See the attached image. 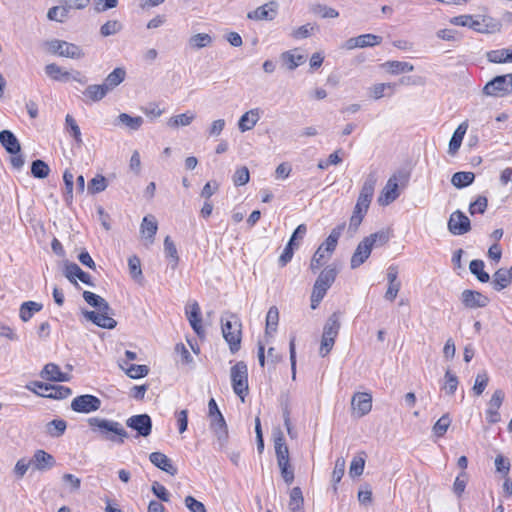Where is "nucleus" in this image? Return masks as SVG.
<instances>
[{
    "instance_id": "obj_1",
    "label": "nucleus",
    "mask_w": 512,
    "mask_h": 512,
    "mask_svg": "<svg viewBox=\"0 0 512 512\" xmlns=\"http://www.w3.org/2000/svg\"><path fill=\"white\" fill-rule=\"evenodd\" d=\"M87 423L92 433L101 440L122 445L125 439L129 437L128 432L118 421L101 417H90L87 419Z\"/></svg>"
},
{
    "instance_id": "obj_2",
    "label": "nucleus",
    "mask_w": 512,
    "mask_h": 512,
    "mask_svg": "<svg viewBox=\"0 0 512 512\" xmlns=\"http://www.w3.org/2000/svg\"><path fill=\"white\" fill-rule=\"evenodd\" d=\"M221 331L223 338L229 345L230 352L235 354L240 350L242 340V323L240 318L232 312L226 311L221 315Z\"/></svg>"
},
{
    "instance_id": "obj_3",
    "label": "nucleus",
    "mask_w": 512,
    "mask_h": 512,
    "mask_svg": "<svg viewBox=\"0 0 512 512\" xmlns=\"http://www.w3.org/2000/svg\"><path fill=\"white\" fill-rule=\"evenodd\" d=\"M335 267L327 266L318 275L311 294V308L316 309L337 277Z\"/></svg>"
},
{
    "instance_id": "obj_4",
    "label": "nucleus",
    "mask_w": 512,
    "mask_h": 512,
    "mask_svg": "<svg viewBox=\"0 0 512 512\" xmlns=\"http://www.w3.org/2000/svg\"><path fill=\"white\" fill-rule=\"evenodd\" d=\"M487 97L504 98L512 95V73L497 75L488 81L482 89Z\"/></svg>"
},
{
    "instance_id": "obj_5",
    "label": "nucleus",
    "mask_w": 512,
    "mask_h": 512,
    "mask_svg": "<svg viewBox=\"0 0 512 512\" xmlns=\"http://www.w3.org/2000/svg\"><path fill=\"white\" fill-rule=\"evenodd\" d=\"M49 52L56 54L60 57L79 60L85 57L84 50L74 43H69L64 40L53 39L46 43Z\"/></svg>"
},
{
    "instance_id": "obj_6",
    "label": "nucleus",
    "mask_w": 512,
    "mask_h": 512,
    "mask_svg": "<svg viewBox=\"0 0 512 512\" xmlns=\"http://www.w3.org/2000/svg\"><path fill=\"white\" fill-rule=\"evenodd\" d=\"M231 382L234 393L244 401L248 393V368L244 361H239L231 367Z\"/></svg>"
},
{
    "instance_id": "obj_7",
    "label": "nucleus",
    "mask_w": 512,
    "mask_h": 512,
    "mask_svg": "<svg viewBox=\"0 0 512 512\" xmlns=\"http://www.w3.org/2000/svg\"><path fill=\"white\" fill-rule=\"evenodd\" d=\"M101 400L91 394H84L75 397L71 402V409L77 413H91L99 410Z\"/></svg>"
},
{
    "instance_id": "obj_8",
    "label": "nucleus",
    "mask_w": 512,
    "mask_h": 512,
    "mask_svg": "<svg viewBox=\"0 0 512 512\" xmlns=\"http://www.w3.org/2000/svg\"><path fill=\"white\" fill-rule=\"evenodd\" d=\"M126 425L141 437H148L152 432V420L148 414L133 415L126 420Z\"/></svg>"
},
{
    "instance_id": "obj_9",
    "label": "nucleus",
    "mask_w": 512,
    "mask_h": 512,
    "mask_svg": "<svg viewBox=\"0 0 512 512\" xmlns=\"http://www.w3.org/2000/svg\"><path fill=\"white\" fill-rule=\"evenodd\" d=\"M448 230L453 235H463L471 230L469 218L460 210L454 211L448 221Z\"/></svg>"
},
{
    "instance_id": "obj_10",
    "label": "nucleus",
    "mask_w": 512,
    "mask_h": 512,
    "mask_svg": "<svg viewBox=\"0 0 512 512\" xmlns=\"http://www.w3.org/2000/svg\"><path fill=\"white\" fill-rule=\"evenodd\" d=\"M111 310L107 311H83L84 317L93 324L104 329H113L117 325V321L110 316Z\"/></svg>"
},
{
    "instance_id": "obj_11",
    "label": "nucleus",
    "mask_w": 512,
    "mask_h": 512,
    "mask_svg": "<svg viewBox=\"0 0 512 512\" xmlns=\"http://www.w3.org/2000/svg\"><path fill=\"white\" fill-rule=\"evenodd\" d=\"M461 301L468 309H477L486 307L490 299L479 291L466 289L461 293Z\"/></svg>"
},
{
    "instance_id": "obj_12",
    "label": "nucleus",
    "mask_w": 512,
    "mask_h": 512,
    "mask_svg": "<svg viewBox=\"0 0 512 512\" xmlns=\"http://www.w3.org/2000/svg\"><path fill=\"white\" fill-rule=\"evenodd\" d=\"M64 275L74 285H78L77 279H79L82 283L88 286H94L91 276L88 273L84 272L76 263L68 261L65 262Z\"/></svg>"
},
{
    "instance_id": "obj_13",
    "label": "nucleus",
    "mask_w": 512,
    "mask_h": 512,
    "mask_svg": "<svg viewBox=\"0 0 512 512\" xmlns=\"http://www.w3.org/2000/svg\"><path fill=\"white\" fill-rule=\"evenodd\" d=\"M504 397H505V394L501 389H497L493 393V395L488 403V408L486 410V419L489 423L495 424L500 421L501 417H500L498 410L503 403Z\"/></svg>"
},
{
    "instance_id": "obj_14",
    "label": "nucleus",
    "mask_w": 512,
    "mask_h": 512,
    "mask_svg": "<svg viewBox=\"0 0 512 512\" xmlns=\"http://www.w3.org/2000/svg\"><path fill=\"white\" fill-rule=\"evenodd\" d=\"M278 4L274 1L266 3L253 11L248 12L247 17L251 20H273L277 15Z\"/></svg>"
},
{
    "instance_id": "obj_15",
    "label": "nucleus",
    "mask_w": 512,
    "mask_h": 512,
    "mask_svg": "<svg viewBox=\"0 0 512 512\" xmlns=\"http://www.w3.org/2000/svg\"><path fill=\"white\" fill-rule=\"evenodd\" d=\"M399 197L398 180L394 175L390 177L378 198L380 205H389Z\"/></svg>"
},
{
    "instance_id": "obj_16",
    "label": "nucleus",
    "mask_w": 512,
    "mask_h": 512,
    "mask_svg": "<svg viewBox=\"0 0 512 512\" xmlns=\"http://www.w3.org/2000/svg\"><path fill=\"white\" fill-rule=\"evenodd\" d=\"M352 408L358 417L368 414L372 408V397L368 393H356L352 398Z\"/></svg>"
},
{
    "instance_id": "obj_17",
    "label": "nucleus",
    "mask_w": 512,
    "mask_h": 512,
    "mask_svg": "<svg viewBox=\"0 0 512 512\" xmlns=\"http://www.w3.org/2000/svg\"><path fill=\"white\" fill-rule=\"evenodd\" d=\"M31 463L35 470L46 471L55 465V459L51 454L39 449L35 451Z\"/></svg>"
},
{
    "instance_id": "obj_18",
    "label": "nucleus",
    "mask_w": 512,
    "mask_h": 512,
    "mask_svg": "<svg viewBox=\"0 0 512 512\" xmlns=\"http://www.w3.org/2000/svg\"><path fill=\"white\" fill-rule=\"evenodd\" d=\"M40 376L48 381L54 382H67L71 376L68 373H64L60 370V367L54 363H48L44 366Z\"/></svg>"
},
{
    "instance_id": "obj_19",
    "label": "nucleus",
    "mask_w": 512,
    "mask_h": 512,
    "mask_svg": "<svg viewBox=\"0 0 512 512\" xmlns=\"http://www.w3.org/2000/svg\"><path fill=\"white\" fill-rule=\"evenodd\" d=\"M150 462L160 470L174 476L177 474V468L173 465L170 458L161 452H152L149 455Z\"/></svg>"
},
{
    "instance_id": "obj_20",
    "label": "nucleus",
    "mask_w": 512,
    "mask_h": 512,
    "mask_svg": "<svg viewBox=\"0 0 512 512\" xmlns=\"http://www.w3.org/2000/svg\"><path fill=\"white\" fill-rule=\"evenodd\" d=\"M372 247L368 244V241L364 239L358 244L356 250L354 251L350 265L352 269L358 268L362 265L370 256Z\"/></svg>"
},
{
    "instance_id": "obj_21",
    "label": "nucleus",
    "mask_w": 512,
    "mask_h": 512,
    "mask_svg": "<svg viewBox=\"0 0 512 512\" xmlns=\"http://www.w3.org/2000/svg\"><path fill=\"white\" fill-rule=\"evenodd\" d=\"M158 224L154 216H145L140 226V232L146 240V245H150L154 242V236L157 233Z\"/></svg>"
},
{
    "instance_id": "obj_22",
    "label": "nucleus",
    "mask_w": 512,
    "mask_h": 512,
    "mask_svg": "<svg viewBox=\"0 0 512 512\" xmlns=\"http://www.w3.org/2000/svg\"><path fill=\"white\" fill-rule=\"evenodd\" d=\"M261 110L259 108L251 109L245 112L238 121V128L241 132H246L254 128L260 119Z\"/></svg>"
},
{
    "instance_id": "obj_23",
    "label": "nucleus",
    "mask_w": 512,
    "mask_h": 512,
    "mask_svg": "<svg viewBox=\"0 0 512 512\" xmlns=\"http://www.w3.org/2000/svg\"><path fill=\"white\" fill-rule=\"evenodd\" d=\"M512 283V266L510 269L500 268L492 276V285L496 291L505 289Z\"/></svg>"
},
{
    "instance_id": "obj_24",
    "label": "nucleus",
    "mask_w": 512,
    "mask_h": 512,
    "mask_svg": "<svg viewBox=\"0 0 512 512\" xmlns=\"http://www.w3.org/2000/svg\"><path fill=\"white\" fill-rule=\"evenodd\" d=\"M468 129V122L464 121L462 122L454 131L452 134V137L449 141L448 146V153L450 155H455L459 148L461 147L463 138L467 132Z\"/></svg>"
},
{
    "instance_id": "obj_25",
    "label": "nucleus",
    "mask_w": 512,
    "mask_h": 512,
    "mask_svg": "<svg viewBox=\"0 0 512 512\" xmlns=\"http://www.w3.org/2000/svg\"><path fill=\"white\" fill-rule=\"evenodd\" d=\"M0 143L5 150L12 155L18 154L21 150L18 139L9 130H2L0 132Z\"/></svg>"
},
{
    "instance_id": "obj_26",
    "label": "nucleus",
    "mask_w": 512,
    "mask_h": 512,
    "mask_svg": "<svg viewBox=\"0 0 512 512\" xmlns=\"http://www.w3.org/2000/svg\"><path fill=\"white\" fill-rule=\"evenodd\" d=\"M274 447L277 462L289 460V449L286 445L285 438L282 432L274 436Z\"/></svg>"
},
{
    "instance_id": "obj_27",
    "label": "nucleus",
    "mask_w": 512,
    "mask_h": 512,
    "mask_svg": "<svg viewBox=\"0 0 512 512\" xmlns=\"http://www.w3.org/2000/svg\"><path fill=\"white\" fill-rule=\"evenodd\" d=\"M195 117L196 115L194 112L186 111L185 113L170 117L167 121V126L172 129L178 128L180 126H188L193 122Z\"/></svg>"
},
{
    "instance_id": "obj_28",
    "label": "nucleus",
    "mask_w": 512,
    "mask_h": 512,
    "mask_svg": "<svg viewBox=\"0 0 512 512\" xmlns=\"http://www.w3.org/2000/svg\"><path fill=\"white\" fill-rule=\"evenodd\" d=\"M126 76V72L123 68H115L108 76L105 78L103 85L109 91L113 90L119 84H121Z\"/></svg>"
},
{
    "instance_id": "obj_29",
    "label": "nucleus",
    "mask_w": 512,
    "mask_h": 512,
    "mask_svg": "<svg viewBox=\"0 0 512 512\" xmlns=\"http://www.w3.org/2000/svg\"><path fill=\"white\" fill-rule=\"evenodd\" d=\"M486 59L488 62L496 64L511 63L512 55L510 49L502 48L486 52Z\"/></svg>"
},
{
    "instance_id": "obj_30",
    "label": "nucleus",
    "mask_w": 512,
    "mask_h": 512,
    "mask_svg": "<svg viewBox=\"0 0 512 512\" xmlns=\"http://www.w3.org/2000/svg\"><path fill=\"white\" fill-rule=\"evenodd\" d=\"M43 305L35 301H26L21 304L19 310L20 319L23 322H28L34 315V313L42 310Z\"/></svg>"
},
{
    "instance_id": "obj_31",
    "label": "nucleus",
    "mask_w": 512,
    "mask_h": 512,
    "mask_svg": "<svg viewBox=\"0 0 512 512\" xmlns=\"http://www.w3.org/2000/svg\"><path fill=\"white\" fill-rule=\"evenodd\" d=\"M304 497L300 487H294L289 494L288 507L291 512H303Z\"/></svg>"
},
{
    "instance_id": "obj_32",
    "label": "nucleus",
    "mask_w": 512,
    "mask_h": 512,
    "mask_svg": "<svg viewBox=\"0 0 512 512\" xmlns=\"http://www.w3.org/2000/svg\"><path fill=\"white\" fill-rule=\"evenodd\" d=\"M280 59L282 64L289 70L293 71L298 66L302 65L305 62V57L303 55H294L292 51H285L280 55Z\"/></svg>"
},
{
    "instance_id": "obj_33",
    "label": "nucleus",
    "mask_w": 512,
    "mask_h": 512,
    "mask_svg": "<svg viewBox=\"0 0 512 512\" xmlns=\"http://www.w3.org/2000/svg\"><path fill=\"white\" fill-rule=\"evenodd\" d=\"M83 298L90 306L97 308L98 311L111 310L109 303L104 298L93 292L84 291Z\"/></svg>"
},
{
    "instance_id": "obj_34",
    "label": "nucleus",
    "mask_w": 512,
    "mask_h": 512,
    "mask_svg": "<svg viewBox=\"0 0 512 512\" xmlns=\"http://www.w3.org/2000/svg\"><path fill=\"white\" fill-rule=\"evenodd\" d=\"M117 122L131 131H137L143 125L144 120L141 116H131L127 113H121L117 117Z\"/></svg>"
},
{
    "instance_id": "obj_35",
    "label": "nucleus",
    "mask_w": 512,
    "mask_h": 512,
    "mask_svg": "<svg viewBox=\"0 0 512 512\" xmlns=\"http://www.w3.org/2000/svg\"><path fill=\"white\" fill-rule=\"evenodd\" d=\"M339 329H340L339 313L334 312L327 319V321L324 325V328H323L322 336L336 338L339 333Z\"/></svg>"
},
{
    "instance_id": "obj_36",
    "label": "nucleus",
    "mask_w": 512,
    "mask_h": 512,
    "mask_svg": "<svg viewBox=\"0 0 512 512\" xmlns=\"http://www.w3.org/2000/svg\"><path fill=\"white\" fill-rule=\"evenodd\" d=\"M383 67H385L389 73L394 75L412 72L414 70V66L411 63L404 61H387L383 64Z\"/></svg>"
},
{
    "instance_id": "obj_37",
    "label": "nucleus",
    "mask_w": 512,
    "mask_h": 512,
    "mask_svg": "<svg viewBox=\"0 0 512 512\" xmlns=\"http://www.w3.org/2000/svg\"><path fill=\"white\" fill-rule=\"evenodd\" d=\"M474 179H475V175L473 172L461 171V172H456L453 174V176L451 178V183L456 188L460 189V188H464V187H467L470 184H472Z\"/></svg>"
},
{
    "instance_id": "obj_38",
    "label": "nucleus",
    "mask_w": 512,
    "mask_h": 512,
    "mask_svg": "<svg viewBox=\"0 0 512 512\" xmlns=\"http://www.w3.org/2000/svg\"><path fill=\"white\" fill-rule=\"evenodd\" d=\"M390 232L388 230H380L365 237L364 240L373 247L384 246L390 240Z\"/></svg>"
},
{
    "instance_id": "obj_39",
    "label": "nucleus",
    "mask_w": 512,
    "mask_h": 512,
    "mask_svg": "<svg viewBox=\"0 0 512 512\" xmlns=\"http://www.w3.org/2000/svg\"><path fill=\"white\" fill-rule=\"evenodd\" d=\"M67 428V423L63 419H54L47 423L46 432L49 436L53 438H58L62 436Z\"/></svg>"
},
{
    "instance_id": "obj_40",
    "label": "nucleus",
    "mask_w": 512,
    "mask_h": 512,
    "mask_svg": "<svg viewBox=\"0 0 512 512\" xmlns=\"http://www.w3.org/2000/svg\"><path fill=\"white\" fill-rule=\"evenodd\" d=\"M108 93V90L103 84L100 85H89L83 92L84 96L89 100L97 102L102 100Z\"/></svg>"
},
{
    "instance_id": "obj_41",
    "label": "nucleus",
    "mask_w": 512,
    "mask_h": 512,
    "mask_svg": "<svg viewBox=\"0 0 512 512\" xmlns=\"http://www.w3.org/2000/svg\"><path fill=\"white\" fill-rule=\"evenodd\" d=\"M45 73L51 79L56 81H67L71 76V74L68 71H63V69L55 63L46 65Z\"/></svg>"
},
{
    "instance_id": "obj_42",
    "label": "nucleus",
    "mask_w": 512,
    "mask_h": 512,
    "mask_svg": "<svg viewBox=\"0 0 512 512\" xmlns=\"http://www.w3.org/2000/svg\"><path fill=\"white\" fill-rule=\"evenodd\" d=\"M484 266V262L479 259L472 260L469 264L470 272L482 283H486L490 280L489 274L484 271Z\"/></svg>"
},
{
    "instance_id": "obj_43",
    "label": "nucleus",
    "mask_w": 512,
    "mask_h": 512,
    "mask_svg": "<svg viewBox=\"0 0 512 512\" xmlns=\"http://www.w3.org/2000/svg\"><path fill=\"white\" fill-rule=\"evenodd\" d=\"M68 8L61 4L60 6L51 7L48 10L47 17L51 21L63 23L68 18Z\"/></svg>"
},
{
    "instance_id": "obj_44",
    "label": "nucleus",
    "mask_w": 512,
    "mask_h": 512,
    "mask_svg": "<svg viewBox=\"0 0 512 512\" xmlns=\"http://www.w3.org/2000/svg\"><path fill=\"white\" fill-rule=\"evenodd\" d=\"M50 168L46 162L37 159L31 164V174L38 179H44L49 175Z\"/></svg>"
},
{
    "instance_id": "obj_45",
    "label": "nucleus",
    "mask_w": 512,
    "mask_h": 512,
    "mask_svg": "<svg viewBox=\"0 0 512 512\" xmlns=\"http://www.w3.org/2000/svg\"><path fill=\"white\" fill-rule=\"evenodd\" d=\"M212 37L207 33H198L190 37L189 45L192 48L201 49L212 44Z\"/></svg>"
},
{
    "instance_id": "obj_46",
    "label": "nucleus",
    "mask_w": 512,
    "mask_h": 512,
    "mask_svg": "<svg viewBox=\"0 0 512 512\" xmlns=\"http://www.w3.org/2000/svg\"><path fill=\"white\" fill-rule=\"evenodd\" d=\"M164 252L171 259V266L174 269L179 262V256L177 248L169 236L164 239Z\"/></svg>"
},
{
    "instance_id": "obj_47",
    "label": "nucleus",
    "mask_w": 512,
    "mask_h": 512,
    "mask_svg": "<svg viewBox=\"0 0 512 512\" xmlns=\"http://www.w3.org/2000/svg\"><path fill=\"white\" fill-rule=\"evenodd\" d=\"M72 393L71 389L66 386L52 385L49 393H38L40 396L53 398V399H65Z\"/></svg>"
},
{
    "instance_id": "obj_48",
    "label": "nucleus",
    "mask_w": 512,
    "mask_h": 512,
    "mask_svg": "<svg viewBox=\"0 0 512 512\" xmlns=\"http://www.w3.org/2000/svg\"><path fill=\"white\" fill-rule=\"evenodd\" d=\"M365 453L361 452L358 456H355L350 464L349 474L351 477L360 476L363 474L365 466Z\"/></svg>"
},
{
    "instance_id": "obj_49",
    "label": "nucleus",
    "mask_w": 512,
    "mask_h": 512,
    "mask_svg": "<svg viewBox=\"0 0 512 512\" xmlns=\"http://www.w3.org/2000/svg\"><path fill=\"white\" fill-rule=\"evenodd\" d=\"M88 192L90 194H97L107 188V180L103 175H96L88 183Z\"/></svg>"
},
{
    "instance_id": "obj_50",
    "label": "nucleus",
    "mask_w": 512,
    "mask_h": 512,
    "mask_svg": "<svg viewBox=\"0 0 512 512\" xmlns=\"http://www.w3.org/2000/svg\"><path fill=\"white\" fill-rule=\"evenodd\" d=\"M122 24L118 20H109L100 27V34L103 37H108L117 34L122 30Z\"/></svg>"
},
{
    "instance_id": "obj_51",
    "label": "nucleus",
    "mask_w": 512,
    "mask_h": 512,
    "mask_svg": "<svg viewBox=\"0 0 512 512\" xmlns=\"http://www.w3.org/2000/svg\"><path fill=\"white\" fill-rule=\"evenodd\" d=\"M376 183H377L376 172H370L367 175V177L362 185L360 193L365 196L373 198Z\"/></svg>"
},
{
    "instance_id": "obj_52",
    "label": "nucleus",
    "mask_w": 512,
    "mask_h": 512,
    "mask_svg": "<svg viewBox=\"0 0 512 512\" xmlns=\"http://www.w3.org/2000/svg\"><path fill=\"white\" fill-rule=\"evenodd\" d=\"M279 321V311L276 306L269 308L266 315V329L265 332L268 334L271 331H276Z\"/></svg>"
},
{
    "instance_id": "obj_53",
    "label": "nucleus",
    "mask_w": 512,
    "mask_h": 512,
    "mask_svg": "<svg viewBox=\"0 0 512 512\" xmlns=\"http://www.w3.org/2000/svg\"><path fill=\"white\" fill-rule=\"evenodd\" d=\"M488 382H489L488 373L486 371L479 372L476 375L475 383H474V386L472 388L473 393L476 396H480L484 392V390L486 389V387L488 385Z\"/></svg>"
},
{
    "instance_id": "obj_54",
    "label": "nucleus",
    "mask_w": 512,
    "mask_h": 512,
    "mask_svg": "<svg viewBox=\"0 0 512 512\" xmlns=\"http://www.w3.org/2000/svg\"><path fill=\"white\" fill-rule=\"evenodd\" d=\"M345 459L343 457H339L335 461L334 470L332 472V482L334 484V490H337L336 484L339 483L345 472Z\"/></svg>"
},
{
    "instance_id": "obj_55",
    "label": "nucleus",
    "mask_w": 512,
    "mask_h": 512,
    "mask_svg": "<svg viewBox=\"0 0 512 512\" xmlns=\"http://www.w3.org/2000/svg\"><path fill=\"white\" fill-rule=\"evenodd\" d=\"M284 482L290 485L294 481V470L290 464V459L282 462H277Z\"/></svg>"
},
{
    "instance_id": "obj_56",
    "label": "nucleus",
    "mask_w": 512,
    "mask_h": 512,
    "mask_svg": "<svg viewBox=\"0 0 512 512\" xmlns=\"http://www.w3.org/2000/svg\"><path fill=\"white\" fill-rule=\"evenodd\" d=\"M327 258H329V257L325 256V252L323 251V245H320L311 259V262H310L311 271L315 273L317 270H319Z\"/></svg>"
},
{
    "instance_id": "obj_57",
    "label": "nucleus",
    "mask_w": 512,
    "mask_h": 512,
    "mask_svg": "<svg viewBox=\"0 0 512 512\" xmlns=\"http://www.w3.org/2000/svg\"><path fill=\"white\" fill-rule=\"evenodd\" d=\"M65 123L67 128L69 129L70 134L74 138L77 144H82V138H81V131L76 123L75 119L70 115L67 114L65 118Z\"/></svg>"
},
{
    "instance_id": "obj_58",
    "label": "nucleus",
    "mask_w": 512,
    "mask_h": 512,
    "mask_svg": "<svg viewBox=\"0 0 512 512\" xmlns=\"http://www.w3.org/2000/svg\"><path fill=\"white\" fill-rule=\"evenodd\" d=\"M450 424H451V419L449 417V414H444L442 417H440L437 420V422L433 426L434 434L438 437L443 436L447 432Z\"/></svg>"
},
{
    "instance_id": "obj_59",
    "label": "nucleus",
    "mask_w": 512,
    "mask_h": 512,
    "mask_svg": "<svg viewBox=\"0 0 512 512\" xmlns=\"http://www.w3.org/2000/svg\"><path fill=\"white\" fill-rule=\"evenodd\" d=\"M445 384L443 389H445L446 393L449 395H453L458 387V378L455 374H453L450 370H447L445 373Z\"/></svg>"
},
{
    "instance_id": "obj_60",
    "label": "nucleus",
    "mask_w": 512,
    "mask_h": 512,
    "mask_svg": "<svg viewBox=\"0 0 512 512\" xmlns=\"http://www.w3.org/2000/svg\"><path fill=\"white\" fill-rule=\"evenodd\" d=\"M359 48L373 47L379 45L382 41V37L375 34H362L358 36Z\"/></svg>"
},
{
    "instance_id": "obj_61",
    "label": "nucleus",
    "mask_w": 512,
    "mask_h": 512,
    "mask_svg": "<svg viewBox=\"0 0 512 512\" xmlns=\"http://www.w3.org/2000/svg\"><path fill=\"white\" fill-rule=\"evenodd\" d=\"M149 373V368L146 365L131 364L126 369V374L132 379L145 377Z\"/></svg>"
},
{
    "instance_id": "obj_62",
    "label": "nucleus",
    "mask_w": 512,
    "mask_h": 512,
    "mask_svg": "<svg viewBox=\"0 0 512 512\" xmlns=\"http://www.w3.org/2000/svg\"><path fill=\"white\" fill-rule=\"evenodd\" d=\"M488 206V200L485 196H478V198L469 205V213L474 215L476 213L483 214Z\"/></svg>"
},
{
    "instance_id": "obj_63",
    "label": "nucleus",
    "mask_w": 512,
    "mask_h": 512,
    "mask_svg": "<svg viewBox=\"0 0 512 512\" xmlns=\"http://www.w3.org/2000/svg\"><path fill=\"white\" fill-rule=\"evenodd\" d=\"M250 174L246 166L238 168L233 175V183L236 186H242L249 182Z\"/></svg>"
},
{
    "instance_id": "obj_64",
    "label": "nucleus",
    "mask_w": 512,
    "mask_h": 512,
    "mask_svg": "<svg viewBox=\"0 0 512 512\" xmlns=\"http://www.w3.org/2000/svg\"><path fill=\"white\" fill-rule=\"evenodd\" d=\"M184 503L190 512H207L205 505L191 495L185 497Z\"/></svg>"
}]
</instances>
